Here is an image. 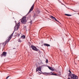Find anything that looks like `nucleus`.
<instances>
[{
	"label": "nucleus",
	"mask_w": 79,
	"mask_h": 79,
	"mask_svg": "<svg viewBox=\"0 0 79 79\" xmlns=\"http://www.w3.org/2000/svg\"><path fill=\"white\" fill-rule=\"evenodd\" d=\"M67 79H71L70 77H69Z\"/></svg>",
	"instance_id": "nucleus-24"
},
{
	"label": "nucleus",
	"mask_w": 79,
	"mask_h": 79,
	"mask_svg": "<svg viewBox=\"0 0 79 79\" xmlns=\"http://www.w3.org/2000/svg\"><path fill=\"white\" fill-rule=\"evenodd\" d=\"M20 34H17L16 33H15V37H16L17 36V37H19V36Z\"/></svg>",
	"instance_id": "nucleus-12"
},
{
	"label": "nucleus",
	"mask_w": 79,
	"mask_h": 79,
	"mask_svg": "<svg viewBox=\"0 0 79 79\" xmlns=\"http://www.w3.org/2000/svg\"><path fill=\"white\" fill-rule=\"evenodd\" d=\"M31 15H29L28 17L27 18L28 19H30V18H31Z\"/></svg>",
	"instance_id": "nucleus-18"
},
{
	"label": "nucleus",
	"mask_w": 79,
	"mask_h": 79,
	"mask_svg": "<svg viewBox=\"0 0 79 79\" xmlns=\"http://www.w3.org/2000/svg\"><path fill=\"white\" fill-rule=\"evenodd\" d=\"M69 77H71V79H78V77L75 74H71V75L69 74Z\"/></svg>",
	"instance_id": "nucleus-1"
},
{
	"label": "nucleus",
	"mask_w": 79,
	"mask_h": 79,
	"mask_svg": "<svg viewBox=\"0 0 79 79\" xmlns=\"http://www.w3.org/2000/svg\"><path fill=\"white\" fill-rule=\"evenodd\" d=\"M51 75H53V76H56V74H55L53 73H51Z\"/></svg>",
	"instance_id": "nucleus-15"
},
{
	"label": "nucleus",
	"mask_w": 79,
	"mask_h": 79,
	"mask_svg": "<svg viewBox=\"0 0 79 79\" xmlns=\"http://www.w3.org/2000/svg\"><path fill=\"white\" fill-rule=\"evenodd\" d=\"M21 22L23 24H26V17H23L22 19Z\"/></svg>",
	"instance_id": "nucleus-2"
},
{
	"label": "nucleus",
	"mask_w": 79,
	"mask_h": 79,
	"mask_svg": "<svg viewBox=\"0 0 79 79\" xmlns=\"http://www.w3.org/2000/svg\"><path fill=\"white\" fill-rule=\"evenodd\" d=\"M44 75H45L46 76H47L48 75H50L51 74V73H44Z\"/></svg>",
	"instance_id": "nucleus-10"
},
{
	"label": "nucleus",
	"mask_w": 79,
	"mask_h": 79,
	"mask_svg": "<svg viewBox=\"0 0 79 79\" xmlns=\"http://www.w3.org/2000/svg\"><path fill=\"white\" fill-rule=\"evenodd\" d=\"M40 71L41 73H42V71H41V67H40V66H39V67H37L36 69V72H37L38 71Z\"/></svg>",
	"instance_id": "nucleus-7"
},
{
	"label": "nucleus",
	"mask_w": 79,
	"mask_h": 79,
	"mask_svg": "<svg viewBox=\"0 0 79 79\" xmlns=\"http://www.w3.org/2000/svg\"><path fill=\"white\" fill-rule=\"evenodd\" d=\"M38 12L39 13H40V11L39 10H38Z\"/></svg>",
	"instance_id": "nucleus-22"
},
{
	"label": "nucleus",
	"mask_w": 79,
	"mask_h": 79,
	"mask_svg": "<svg viewBox=\"0 0 79 79\" xmlns=\"http://www.w3.org/2000/svg\"><path fill=\"white\" fill-rule=\"evenodd\" d=\"M65 15H66V16H71V15L67 14H65Z\"/></svg>",
	"instance_id": "nucleus-16"
},
{
	"label": "nucleus",
	"mask_w": 79,
	"mask_h": 79,
	"mask_svg": "<svg viewBox=\"0 0 79 79\" xmlns=\"http://www.w3.org/2000/svg\"><path fill=\"white\" fill-rule=\"evenodd\" d=\"M69 73H69V74H70V75H71V74H72V73H72L71 72V71L70 70H69Z\"/></svg>",
	"instance_id": "nucleus-17"
},
{
	"label": "nucleus",
	"mask_w": 79,
	"mask_h": 79,
	"mask_svg": "<svg viewBox=\"0 0 79 79\" xmlns=\"http://www.w3.org/2000/svg\"><path fill=\"white\" fill-rule=\"evenodd\" d=\"M9 77H10V76H8V77H6V79H8V78Z\"/></svg>",
	"instance_id": "nucleus-21"
},
{
	"label": "nucleus",
	"mask_w": 79,
	"mask_h": 79,
	"mask_svg": "<svg viewBox=\"0 0 79 79\" xmlns=\"http://www.w3.org/2000/svg\"><path fill=\"white\" fill-rule=\"evenodd\" d=\"M2 56H6V52H3L2 54H1Z\"/></svg>",
	"instance_id": "nucleus-8"
},
{
	"label": "nucleus",
	"mask_w": 79,
	"mask_h": 79,
	"mask_svg": "<svg viewBox=\"0 0 79 79\" xmlns=\"http://www.w3.org/2000/svg\"><path fill=\"white\" fill-rule=\"evenodd\" d=\"M31 48L32 50H34V51H36V52H38V51H39V49L37 48L36 47L33 45L31 46Z\"/></svg>",
	"instance_id": "nucleus-3"
},
{
	"label": "nucleus",
	"mask_w": 79,
	"mask_h": 79,
	"mask_svg": "<svg viewBox=\"0 0 79 79\" xmlns=\"http://www.w3.org/2000/svg\"><path fill=\"white\" fill-rule=\"evenodd\" d=\"M49 69H50V70H51L52 71H54L55 70V69L50 67H48Z\"/></svg>",
	"instance_id": "nucleus-13"
},
{
	"label": "nucleus",
	"mask_w": 79,
	"mask_h": 79,
	"mask_svg": "<svg viewBox=\"0 0 79 79\" xmlns=\"http://www.w3.org/2000/svg\"><path fill=\"white\" fill-rule=\"evenodd\" d=\"M13 34H14V32H13V33L11 34V35L9 38L8 39H7L6 40V41L5 42V43L6 44H7V43L9 42V41H10V40L11 39V37H13Z\"/></svg>",
	"instance_id": "nucleus-5"
},
{
	"label": "nucleus",
	"mask_w": 79,
	"mask_h": 79,
	"mask_svg": "<svg viewBox=\"0 0 79 79\" xmlns=\"http://www.w3.org/2000/svg\"><path fill=\"white\" fill-rule=\"evenodd\" d=\"M19 42H21V40H19Z\"/></svg>",
	"instance_id": "nucleus-20"
},
{
	"label": "nucleus",
	"mask_w": 79,
	"mask_h": 79,
	"mask_svg": "<svg viewBox=\"0 0 79 79\" xmlns=\"http://www.w3.org/2000/svg\"><path fill=\"white\" fill-rule=\"evenodd\" d=\"M39 73H42L40 72H39Z\"/></svg>",
	"instance_id": "nucleus-25"
},
{
	"label": "nucleus",
	"mask_w": 79,
	"mask_h": 79,
	"mask_svg": "<svg viewBox=\"0 0 79 79\" xmlns=\"http://www.w3.org/2000/svg\"><path fill=\"white\" fill-rule=\"evenodd\" d=\"M20 26V22H19L17 26H15L14 27L15 29L14 30L15 31H17L19 28V26Z\"/></svg>",
	"instance_id": "nucleus-4"
},
{
	"label": "nucleus",
	"mask_w": 79,
	"mask_h": 79,
	"mask_svg": "<svg viewBox=\"0 0 79 79\" xmlns=\"http://www.w3.org/2000/svg\"><path fill=\"white\" fill-rule=\"evenodd\" d=\"M34 7V4H33V6H32L31 8L30 9V10L28 12V13H31V11H32L33 10Z\"/></svg>",
	"instance_id": "nucleus-6"
},
{
	"label": "nucleus",
	"mask_w": 79,
	"mask_h": 79,
	"mask_svg": "<svg viewBox=\"0 0 79 79\" xmlns=\"http://www.w3.org/2000/svg\"><path fill=\"white\" fill-rule=\"evenodd\" d=\"M24 28H25V29H26V26H25L24 27Z\"/></svg>",
	"instance_id": "nucleus-23"
},
{
	"label": "nucleus",
	"mask_w": 79,
	"mask_h": 79,
	"mask_svg": "<svg viewBox=\"0 0 79 79\" xmlns=\"http://www.w3.org/2000/svg\"><path fill=\"white\" fill-rule=\"evenodd\" d=\"M21 38H22L23 39L26 38V36L24 35H23L21 36Z\"/></svg>",
	"instance_id": "nucleus-14"
},
{
	"label": "nucleus",
	"mask_w": 79,
	"mask_h": 79,
	"mask_svg": "<svg viewBox=\"0 0 79 79\" xmlns=\"http://www.w3.org/2000/svg\"><path fill=\"white\" fill-rule=\"evenodd\" d=\"M48 59H47L46 60V63H48Z\"/></svg>",
	"instance_id": "nucleus-19"
},
{
	"label": "nucleus",
	"mask_w": 79,
	"mask_h": 79,
	"mask_svg": "<svg viewBox=\"0 0 79 79\" xmlns=\"http://www.w3.org/2000/svg\"><path fill=\"white\" fill-rule=\"evenodd\" d=\"M51 18L52 19H53L55 21H57V22H58V21L56 20V19L55 18V17L51 16Z\"/></svg>",
	"instance_id": "nucleus-9"
},
{
	"label": "nucleus",
	"mask_w": 79,
	"mask_h": 79,
	"mask_svg": "<svg viewBox=\"0 0 79 79\" xmlns=\"http://www.w3.org/2000/svg\"><path fill=\"white\" fill-rule=\"evenodd\" d=\"M44 46H46L47 47H50V44H44Z\"/></svg>",
	"instance_id": "nucleus-11"
}]
</instances>
